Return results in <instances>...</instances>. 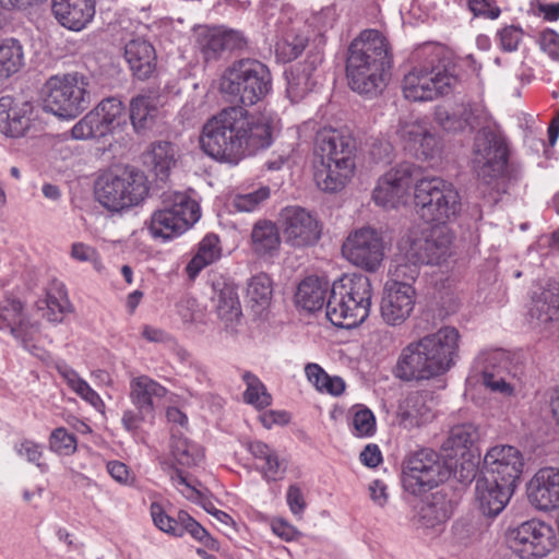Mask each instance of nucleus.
<instances>
[{
    "instance_id": "nucleus-1",
    "label": "nucleus",
    "mask_w": 559,
    "mask_h": 559,
    "mask_svg": "<svg viewBox=\"0 0 559 559\" xmlns=\"http://www.w3.org/2000/svg\"><path fill=\"white\" fill-rule=\"evenodd\" d=\"M278 126L280 119L273 111L250 115L242 107H229L204 124L201 147L212 158L236 165L269 147Z\"/></svg>"
},
{
    "instance_id": "nucleus-2",
    "label": "nucleus",
    "mask_w": 559,
    "mask_h": 559,
    "mask_svg": "<svg viewBox=\"0 0 559 559\" xmlns=\"http://www.w3.org/2000/svg\"><path fill=\"white\" fill-rule=\"evenodd\" d=\"M460 333L453 326H443L407 344L401 352L395 376L405 381L429 380L448 372L455 364Z\"/></svg>"
},
{
    "instance_id": "nucleus-3",
    "label": "nucleus",
    "mask_w": 559,
    "mask_h": 559,
    "mask_svg": "<svg viewBox=\"0 0 559 559\" xmlns=\"http://www.w3.org/2000/svg\"><path fill=\"white\" fill-rule=\"evenodd\" d=\"M392 56L386 38L376 29L364 31L348 49L346 76L359 94L377 96L386 85Z\"/></svg>"
},
{
    "instance_id": "nucleus-4",
    "label": "nucleus",
    "mask_w": 559,
    "mask_h": 559,
    "mask_svg": "<svg viewBox=\"0 0 559 559\" xmlns=\"http://www.w3.org/2000/svg\"><path fill=\"white\" fill-rule=\"evenodd\" d=\"M354 138L343 131L325 128L316 136L313 176L318 188L325 192L341 191L355 171Z\"/></svg>"
},
{
    "instance_id": "nucleus-5",
    "label": "nucleus",
    "mask_w": 559,
    "mask_h": 559,
    "mask_svg": "<svg viewBox=\"0 0 559 559\" xmlns=\"http://www.w3.org/2000/svg\"><path fill=\"white\" fill-rule=\"evenodd\" d=\"M457 84L459 78L443 49L436 47L423 63L404 75L402 92L408 100L428 102L451 93Z\"/></svg>"
},
{
    "instance_id": "nucleus-6",
    "label": "nucleus",
    "mask_w": 559,
    "mask_h": 559,
    "mask_svg": "<svg viewBox=\"0 0 559 559\" xmlns=\"http://www.w3.org/2000/svg\"><path fill=\"white\" fill-rule=\"evenodd\" d=\"M371 297V282L365 275L334 282L326 302V317L335 326L355 328L369 316Z\"/></svg>"
},
{
    "instance_id": "nucleus-7",
    "label": "nucleus",
    "mask_w": 559,
    "mask_h": 559,
    "mask_svg": "<svg viewBox=\"0 0 559 559\" xmlns=\"http://www.w3.org/2000/svg\"><path fill=\"white\" fill-rule=\"evenodd\" d=\"M148 194L145 175L134 168L108 171L95 183V198L108 211L119 212L138 205Z\"/></svg>"
},
{
    "instance_id": "nucleus-8",
    "label": "nucleus",
    "mask_w": 559,
    "mask_h": 559,
    "mask_svg": "<svg viewBox=\"0 0 559 559\" xmlns=\"http://www.w3.org/2000/svg\"><path fill=\"white\" fill-rule=\"evenodd\" d=\"M414 202L419 216L428 223L445 225L461 212V197L456 188L439 177L416 181Z\"/></svg>"
},
{
    "instance_id": "nucleus-9",
    "label": "nucleus",
    "mask_w": 559,
    "mask_h": 559,
    "mask_svg": "<svg viewBox=\"0 0 559 559\" xmlns=\"http://www.w3.org/2000/svg\"><path fill=\"white\" fill-rule=\"evenodd\" d=\"M221 90L243 106L263 99L271 90V74L265 64L255 59H241L226 69Z\"/></svg>"
},
{
    "instance_id": "nucleus-10",
    "label": "nucleus",
    "mask_w": 559,
    "mask_h": 559,
    "mask_svg": "<svg viewBox=\"0 0 559 559\" xmlns=\"http://www.w3.org/2000/svg\"><path fill=\"white\" fill-rule=\"evenodd\" d=\"M86 87L85 78L79 73L51 76L44 85L43 107L61 119H74L90 104Z\"/></svg>"
},
{
    "instance_id": "nucleus-11",
    "label": "nucleus",
    "mask_w": 559,
    "mask_h": 559,
    "mask_svg": "<svg viewBox=\"0 0 559 559\" xmlns=\"http://www.w3.org/2000/svg\"><path fill=\"white\" fill-rule=\"evenodd\" d=\"M449 476V469L439 454L423 449L409 455L402 473L403 488L415 496L437 487Z\"/></svg>"
},
{
    "instance_id": "nucleus-12",
    "label": "nucleus",
    "mask_w": 559,
    "mask_h": 559,
    "mask_svg": "<svg viewBox=\"0 0 559 559\" xmlns=\"http://www.w3.org/2000/svg\"><path fill=\"white\" fill-rule=\"evenodd\" d=\"M509 547L523 559L544 558L558 544L555 528L547 522L530 520L507 531Z\"/></svg>"
},
{
    "instance_id": "nucleus-13",
    "label": "nucleus",
    "mask_w": 559,
    "mask_h": 559,
    "mask_svg": "<svg viewBox=\"0 0 559 559\" xmlns=\"http://www.w3.org/2000/svg\"><path fill=\"white\" fill-rule=\"evenodd\" d=\"M508 148L504 139L489 129H480L473 145V167L479 180L490 185L507 166Z\"/></svg>"
},
{
    "instance_id": "nucleus-14",
    "label": "nucleus",
    "mask_w": 559,
    "mask_h": 559,
    "mask_svg": "<svg viewBox=\"0 0 559 559\" xmlns=\"http://www.w3.org/2000/svg\"><path fill=\"white\" fill-rule=\"evenodd\" d=\"M386 245L382 235L371 227L352 231L342 246L343 257L353 265L377 272L385 257Z\"/></svg>"
},
{
    "instance_id": "nucleus-15",
    "label": "nucleus",
    "mask_w": 559,
    "mask_h": 559,
    "mask_svg": "<svg viewBox=\"0 0 559 559\" xmlns=\"http://www.w3.org/2000/svg\"><path fill=\"white\" fill-rule=\"evenodd\" d=\"M418 169L409 163H402L383 174L373 189V201L385 209H396L409 200V192L415 186Z\"/></svg>"
},
{
    "instance_id": "nucleus-16",
    "label": "nucleus",
    "mask_w": 559,
    "mask_h": 559,
    "mask_svg": "<svg viewBox=\"0 0 559 559\" xmlns=\"http://www.w3.org/2000/svg\"><path fill=\"white\" fill-rule=\"evenodd\" d=\"M124 121V106L121 100L108 97L86 114L72 130L75 140L104 136Z\"/></svg>"
},
{
    "instance_id": "nucleus-17",
    "label": "nucleus",
    "mask_w": 559,
    "mask_h": 559,
    "mask_svg": "<svg viewBox=\"0 0 559 559\" xmlns=\"http://www.w3.org/2000/svg\"><path fill=\"white\" fill-rule=\"evenodd\" d=\"M278 224L285 243L293 248L310 247L321 236V226L317 217L297 205L282 209Z\"/></svg>"
},
{
    "instance_id": "nucleus-18",
    "label": "nucleus",
    "mask_w": 559,
    "mask_h": 559,
    "mask_svg": "<svg viewBox=\"0 0 559 559\" xmlns=\"http://www.w3.org/2000/svg\"><path fill=\"white\" fill-rule=\"evenodd\" d=\"M510 365L509 354L501 348L481 350L474 362L475 369L483 376L484 384L504 396L513 395L516 390Z\"/></svg>"
},
{
    "instance_id": "nucleus-19",
    "label": "nucleus",
    "mask_w": 559,
    "mask_h": 559,
    "mask_svg": "<svg viewBox=\"0 0 559 559\" xmlns=\"http://www.w3.org/2000/svg\"><path fill=\"white\" fill-rule=\"evenodd\" d=\"M523 454L513 445H493L487 450L484 456V476L515 488L523 473Z\"/></svg>"
},
{
    "instance_id": "nucleus-20",
    "label": "nucleus",
    "mask_w": 559,
    "mask_h": 559,
    "mask_svg": "<svg viewBox=\"0 0 559 559\" xmlns=\"http://www.w3.org/2000/svg\"><path fill=\"white\" fill-rule=\"evenodd\" d=\"M396 134L404 145L416 157L432 159L441 152L439 138L432 132L425 119H404L399 122Z\"/></svg>"
},
{
    "instance_id": "nucleus-21",
    "label": "nucleus",
    "mask_w": 559,
    "mask_h": 559,
    "mask_svg": "<svg viewBox=\"0 0 559 559\" xmlns=\"http://www.w3.org/2000/svg\"><path fill=\"white\" fill-rule=\"evenodd\" d=\"M452 234L445 225H436L412 240L408 254L419 263L440 264L451 254Z\"/></svg>"
},
{
    "instance_id": "nucleus-22",
    "label": "nucleus",
    "mask_w": 559,
    "mask_h": 559,
    "mask_svg": "<svg viewBox=\"0 0 559 559\" xmlns=\"http://www.w3.org/2000/svg\"><path fill=\"white\" fill-rule=\"evenodd\" d=\"M526 496L537 511L551 512L559 509V467L539 468L526 485Z\"/></svg>"
},
{
    "instance_id": "nucleus-23",
    "label": "nucleus",
    "mask_w": 559,
    "mask_h": 559,
    "mask_svg": "<svg viewBox=\"0 0 559 559\" xmlns=\"http://www.w3.org/2000/svg\"><path fill=\"white\" fill-rule=\"evenodd\" d=\"M415 305V288L384 284L380 314L388 325L397 326L403 324L413 313Z\"/></svg>"
},
{
    "instance_id": "nucleus-24",
    "label": "nucleus",
    "mask_w": 559,
    "mask_h": 559,
    "mask_svg": "<svg viewBox=\"0 0 559 559\" xmlns=\"http://www.w3.org/2000/svg\"><path fill=\"white\" fill-rule=\"evenodd\" d=\"M514 490L515 487L489 477L478 478L475 496L479 510L486 516H497L506 508Z\"/></svg>"
},
{
    "instance_id": "nucleus-25",
    "label": "nucleus",
    "mask_w": 559,
    "mask_h": 559,
    "mask_svg": "<svg viewBox=\"0 0 559 559\" xmlns=\"http://www.w3.org/2000/svg\"><path fill=\"white\" fill-rule=\"evenodd\" d=\"M198 48L206 60L215 59L224 50L241 48L245 38L239 32L217 27H200L197 32Z\"/></svg>"
},
{
    "instance_id": "nucleus-26",
    "label": "nucleus",
    "mask_w": 559,
    "mask_h": 559,
    "mask_svg": "<svg viewBox=\"0 0 559 559\" xmlns=\"http://www.w3.org/2000/svg\"><path fill=\"white\" fill-rule=\"evenodd\" d=\"M33 105L14 103L10 96L0 98V131L11 138L24 136L31 127Z\"/></svg>"
},
{
    "instance_id": "nucleus-27",
    "label": "nucleus",
    "mask_w": 559,
    "mask_h": 559,
    "mask_svg": "<svg viewBox=\"0 0 559 559\" xmlns=\"http://www.w3.org/2000/svg\"><path fill=\"white\" fill-rule=\"evenodd\" d=\"M51 11L63 27L78 32L93 20L95 3L92 0H52Z\"/></svg>"
},
{
    "instance_id": "nucleus-28",
    "label": "nucleus",
    "mask_w": 559,
    "mask_h": 559,
    "mask_svg": "<svg viewBox=\"0 0 559 559\" xmlns=\"http://www.w3.org/2000/svg\"><path fill=\"white\" fill-rule=\"evenodd\" d=\"M396 417L399 424L408 430L419 428L430 423L435 414L428 393L413 392L408 394L401 401Z\"/></svg>"
},
{
    "instance_id": "nucleus-29",
    "label": "nucleus",
    "mask_w": 559,
    "mask_h": 559,
    "mask_svg": "<svg viewBox=\"0 0 559 559\" xmlns=\"http://www.w3.org/2000/svg\"><path fill=\"white\" fill-rule=\"evenodd\" d=\"M167 393L165 386L148 376L141 374L130 380V401L136 409H142L144 413L154 415L155 408Z\"/></svg>"
},
{
    "instance_id": "nucleus-30",
    "label": "nucleus",
    "mask_w": 559,
    "mask_h": 559,
    "mask_svg": "<svg viewBox=\"0 0 559 559\" xmlns=\"http://www.w3.org/2000/svg\"><path fill=\"white\" fill-rule=\"evenodd\" d=\"M213 288L217 314L227 330H234L241 317L237 287L234 283L217 281L213 284Z\"/></svg>"
},
{
    "instance_id": "nucleus-31",
    "label": "nucleus",
    "mask_w": 559,
    "mask_h": 559,
    "mask_svg": "<svg viewBox=\"0 0 559 559\" xmlns=\"http://www.w3.org/2000/svg\"><path fill=\"white\" fill-rule=\"evenodd\" d=\"M124 57L138 79L146 80L155 72L156 52L147 40L143 38L130 40L126 45Z\"/></svg>"
},
{
    "instance_id": "nucleus-32",
    "label": "nucleus",
    "mask_w": 559,
    "mask_h": 559,
    "mask_svg": "<svg viewBox=\"0 0 559 559\" xmlns=\"http://www.w3.org/2000/svg\"><path fill=\"white\" fill-rule=\"evenodd\" d=\"M248 451L261 462L258 469L265 480L276 481L284 478L287 461L274 449L262 441H252L248 443Z\"/></svg>"
},
{
    "instance_id": "nucleus-33",
    "label": "nucleus",
    "mask_w": 559,
    "mask_h": 559,
    "mask_svg": "<svg viewBox=\"0 0 559 559\" xmlns=\"http://www.w3.org/2000/svg\"><path fill=\"white\" fill-rule=\"evenodd\" d=\"M281 247V235L275 223L258 221L251 231V248L259 257H273Z\"/></svg>"
},
{
    "instance_id": "nucleus-34",
    "label": "nucleus",
    "mask_w": 559,
    "mask_h": 559,
    "mask_svg": "<svg viewBox=\"0 0 559 559\" xmlns=\"http://www.w3.org/2000/svg\"><path fill=\"white\" fill-rule=\"evenodd\" d=\"M435 121L448 132H460L467 128H474L476 111L469 105H460L453 109L438 106L435 110Z\"/></svg>"
},
{
    "instance_id": "nucleus-35",
    "label": "nucleus",
    "mask_w": 559,
    "mask_h": 559,
    "mask_svg": "<svg viewBox=\"0 0 559 559\" xmlns=\"http://www.w3.org/2000/svg\"><path fill=\"white\" fill-rule=\"evenodd\" d=\"M452 506L445 495L435 492L424 501L417 512V522L425 528L441 526L451 515Z\"/></svg>"
},
{
    "instance_id": "nucleus-36",
    "label": "nucleus",
    "mask_w": 559,
    "mask_h": 559,
    "mask_svg": "<svg viewBox=\"0 0 559 559\" xmlns=\"http://www.w3.org/2000/svg\"><path fill=\"white\" fill-rule=\"evenodd\" d=\"M144 164L157 178L165 180L176 165V150L170 142L157 141L144 154Z\"/></svg>"
},
{
    "instance_id": "nucleus-37",
    "label": "nucleus",
    "mask_w": 559,
    "mask_h": 559,
    "mask_svg": "<svg viewBox=\"0 0 559 559\" xmlns=\"http://www.w3.org/2000/svg\"><path fill=\"white\" fill-rule=\"evenodd\" d=\"M162 204L180 219H185L188 229L197 223L201 216L199 203L188 193L168 191L163 193Z\"/></svg>"
},
{
    "instance_id": "nucleus-38",
    "label": "nucleus",
    "mask_w": 559,
    "mask_h": 559,
    "mask_svg": "<svg viewBox=\"0 0 559 559\" xmlns=\"http://www.w3.org/2000/svg\"><path fill=\"white\" fill-rule=\"evenodd\" d=\"M23 325L24 316L21 301L11 297L0 300V330H8L25 349H29L27 338L22 335Z\"/></svg>"
},
{
    "instance_id": "nucleus-39",
    "label": "nucleus",
    "mask_w": 559,
    "mask_h": 559,
    "mask_svg": "<svg viewBox=\"0 0 559 559\" xmlns=\"http://www.w3.org/2000/svg\"><path fill=\"white\" fill-rule=\"evenodd\" d=\"M480 440L479 428L471 423L453 426L447 440L443 442V450L451 451L450 455H462L472 450Z\"/></svg>"
},
{
    "instance_id": "nucleus-40",
    "label": "nucleus",
    "mask_w": 559,
    "mask_h": 559,
    "mask_svg": "<svg viewBox=\"0 0 559 559\" xmlns=\"http://www.w3.org/2000/svg\"><path fill=\"white\" fill-rule=\"evenodd\" d=\"M185 222L162 204V207L152 214L147 228L153 238L166 240L186 231Z\"/></svg>"
},
{
    "instance_id": "nucleus-41",
    "label": "nucleus",
    "mask_w": 559,
    "mask_h": 559,
    "mask_svg": "<svg viewBox=\"0 0 559 559\" xmlns=\"http://www.w3.org/2000/svg\"><path fill=\"white\" fill-rule=\"evenodd\" d=\"M532 324L536 328L559 319V293L551 289H544L533 298L530 309Z\"/></svg>"
},
{
    "instance_id": "nucleus-42",
    "label": "nucleus",
    "mask_w": 559,
    "mask_h": 559,
    "mask_svg": "<svg viewBox=\"0 0 559 559\" xmlns=\"http://www.w3.org/2000/svg\"><path fill=\"white\" fill-rule=\"evenodd\" d=\"M159 100L155 94H140L130 102V119L136 131L146 129L157 117Z\"/></svg>"
},
{
    "instance_id": "nucleus-43",
    "label": "nucleus",
    "mask_w": 559,
    "mask_h": 559,
    "mask_svg": "<svg viewBox=\"0 0 559 559\" xmlns=\"http://www.w3.org/2000/svg\"><path fill=\"white\" fill-rule=\"evenodd\" d=\"M222 255L219 239L214 234L206 235L199 243L198 251L188 263L186 271L190 278H194L201 270L217 261Z\"/></svg>"
},
{
    "instance_id": "nucleus-44",
    "label": "nucleus",
    "mask_w": 559,
    "mask_h": 559,
    "mask_svg": "<svg viewBox=\"0 0 559 559\" xmlns=\"http://www.w3.org/2000/svg\"><path fill=\"white\" fill-rule=\"evenodd\" d=\"M56 369L58 373L67 382L68 386L78 394L82 400L93 406L95 409L104 407V402L98 393L79 376V373L64 362H57Z\"/></svg>"
},
{
    "instance_id": "nucleus-45",
    "label": "nucleus",
    "mask_w": 559,
    "mask_h": 559,
    "mask_svg": "<svg viewBox=\"0 0 559 559\" xmlns=\"http://www.w3.org/2000/svg\"><path fill=\"white\" fill-rule=\"evenodd\" d=\"M272 296L273 285L269 275L260 273L250 278L247 286V298L257 314H261L269 308Z\"/></svg>"
},
{
    "instance_id": "nucleus-46",
    "label": "nucleus",
    "mask_w": 559,
    "mask_h": 559,
    "mask_svg": "<svg viewBox=\"0 0 559 559\" xmlns=\"http://www.w3.org/2000/svg\"><path fill=\"white\" fill-rule=\"evenodd\" d=\"M328 283L317 277H308L302 281L296 293V302L308 311L321 309L324 305Z\"/></svg>"
},
{
    "instance_id": "nucleus-47",
    "label": "nucleus",
    "mask_w": 559,
    "mask_h": 559,
    "mask_svg": "<svg viewBox=\"0 0 559 559\" xmlns=\"http://www.w3.org/2000/svg\"><path fill=\"white\" fill-rule=\"evenodd\" d=\"M25 64L24 49L20 40L7 38L0 44V80L19 72Z\"/></svg>"
},
{
    "instance_id": "nucleus-48",
    "label": "nucleus",
    "mask_w": 559,
    "mask_h": 559,
    "mask_svg": "<svg viewBox=\"0 0 559 559\" xmlns=\"http://www.w3.org/2000/svg\"><path fill=\"white\" fill-rule=\"evenodd\" d=\"M171 455L174 461L187 468L199 466L204 460L203 448L183 437L174 436L171 441Z\"/></svg>"
},
{
    "instance_id": "nucleus-49",
    "label": "nucleus",
    "mask_w": 559,
    "mask_h": 559,
    "mask_svg": "<svg viewBox=\"0 0 559 559\" xmlns=\"http://www.w3.org/2000/svg\"><path fill=\"white\" fill-rule=\"evenodd\" d=\"M350 431L358 438H369L376 433L377 424L373 413L365 405L357 404L349 409Z\"/></svg>"
},
{
    "instance_id": "nucleus-50",
    "label": "nucleus",
    "mask_w": 559,
    "mask_h": 559,
    "mask_svg": "<svg viewBox=\"0 0 559 559\" xmlns=\"http://www.w3.org/2000/svg\"><path fill=\"white\" fill-rule=\"evenodd\" d=\"M242 380L247 385L243 393L246 403L253 405L255 408H264L271 405L272 397L257 376L247 371L242 374Z\"/></svg>"
},
{
    "instance_id": "nucleus-51",
    "label": "nucleus",
    "mask_w": 559,
    "mask_h": 559,
    "mask_svg": "<svg viewBox=\"0 0 559 559\" xmlns=\"http://www.w3.org/2000/svg\"><path fill=\"white\" fill-rule=\"evenodd\" d=\"M44 302L46 305V311L43 316L50 322H60L63 313L69 307L64 286L62 284H58L53 289L48 290Z\"/></svg>"
},
{
    "instance_id": "nucleus-52",
    "label": "nucleus",
    "mask_w": 559,
    "mask_h": 559,
    "mask_svg": "<svg viewBox=\"0 0 559 559\" xmlns=\"http://www.w3.org/2000/svg\"><path fill=\"white\" fill-rule=\"evenodd\" d=\"M313 83L306 69L296 68L287 74V95L293 103L302 99L306 94L312 90Z\"/></svg>"
},
{
    "instance_id": "nucleus-53",
    "label": "nucleus",
    "mask_w": 559,
    "mask_h": 559,
    "mask_svg": "<svg viewBox=\"0 0 559 559\" xmlns=\"http://www.w3.org/2000/svg\"><path fill=\"white\" fill-rule=\"evenodd\" d=\"M307 41L308 38L304 35L287 34L276 43V57L283 62H289L304 51Z\"/></svg>"
},
{
    "instance_id": "nucleus-54",
    "label": "nucleus",
    "mask_w": 559,
    "mask_h": 559,
    "mask_svg": "<svg viewBox=\"0 0 559 559\" xmlns=\"http://www.w3.org/2000/svg\"><path fill=\"white\" fill-rule=\"evenodd\" d=\"M418 262H396L390 270V278L385 284H395V286H408L415 288L414 283L419 275Z\"/></svg>"
},
{
    "instance_id": "nucleus-55",
    "label": "nucleus",
    "mask_w": 559,
    "mask_h": 559,
    "mask_svg": "<svg viewBox=\"0 0 559 559\" xmlns=\"http://www.w3.org/2000/svg\"><path fill=\"white\" fill-rule=\"evenodd\" d=\"M270 188L262 186L254 191L236 194L233 205L238 212H253L270 198Z\"/></svg>"
},
{
    "instance_id": "nucleus-56",
    "label": "nucleus",
    "mask_w": 559,
    "mask_h": 559,
    "mask_svg": "<svg viewBox=\"0 0 559 559\" xmlns=\"http://www.w3.org/2000/svg\"><path fill=\"white\" fill-rule=\"evenodd\" d=\"M168 475L173 486L188 500L201 502L202 493L188 477L177 467L170 466Z\"/></svg>"
},
{
    "instance_id": "nucleus-57",
    "label": "nucleus",
    "mask_w": 559,
    "mask_h": 559,
    "mask_svg": "<svg viewBox=\"0 0 559 559\" xmlns=\"http://www.w3.org/2000/svg\"><path fill=\"white\" fill-rule=\"evenodd\" d=\"M14 451L20 457L36 465L41 472L47 471V464L41 462L44 452L39 443L31 439H23L14 444Z\"/></svg>"
},
{
    "instance_id": "nucleus-58",
    "label": "nucleus",
    "mask_w": 559,
    "mask_h": 559,
    "mask_svg": "<svg viewBox=\"0 0 559 559\" xmlns=\"http://www.w3.org/2000/svg\"><path fill=\"white\" fill-rule=\"evenodd\" d=\"M49 447L60 455H70L76 451V438L66 428H57L50 435Z\"/></svg>"
},
{
    "instance_id": "nucleus-59",
    "label": "nucleus",
    "mask_w": 559,
    "mask_h": 559,
    "mask_svg": "<svg viewBox=\"0 0 559 559\" xmlns=\"http://www.w3.org/2000/svg\"><path fill=\"white\" fill-rule=\"evenodd\" d=\"M150 513L158 530L174 536H180L181 528L176 524V519L167 515L160 503L153 502L150 507Z\"/></svg>"
},
{
    "instance_id": "nucleus-60",
    "label": "nucleus",
    "mask_w": 559,
    "mask_h": 559,
    "mask_svg": "<svg viewBox=\"0 0 559 559\" xmlns=\"http://www.w3.org/2000/svg\"><path fill=\"white\" fill-rule=\"evenodd\" d=\"M523 29L519 25H506L497 32V39L502 50L512 52L523 39Z\"/></svg>"
},
{
    "instance_id": "nucleus-61",
    "label": "nucleus",
    "mask_w": 559,
    "mask_h": 559,
    "mask_svg": "<svg viewBox=\"0 0 559 559\" xmlns=\"http://www.w3.org/2000/svg\"><path fill=\"white\" fill-rule=\"evenodd\" d=\"M70 257L79 262L92 263L97 271L103 267L97 250L84 242L72 243Z\"/></svg>"
},
{
    "instance_id": "nucleus-62",
    "label": "nucleus",
    "mask_w": 559,
    "mask_h": 559,
    "mask_svg": "<svg viewBox=\"0 0 559 559\" xmlns=\"http://www.w3.org/2000/svg\"><path fill=\"white\" fill-rule=\"evenodd\" d=\"M153 418V414L144 413L142 409H127L123 412L121 423L127 431L134 433L139 430L142 423Z\"/></svg>"
},
{
    "instance_id": "nucleus-63",
    "label": "nucleus",
    "mask_w": 559,
    "mask_h": 559,
    "mask_svg": "<svg viewBox=\"0 0 559 559\" xmlns=\"http://www.w3.org/2000/svg\"><path fill=\"white\" fill-rule=\"evenodd\" d=\"M467 4L475 15H481L490 20H496L501 12L495 0H467Z\"/></svg>"
},
{
    "instance_id": "nucleus-64",
    "label": "nucleus",
    "mask_w": 559,
    "mask_h": 559,
    "mask_svg": "<svg viewBox=\"0 0 559 559\" xmlns=\"http://www.w3.org/2000/svg\"><path fill=\"white\" fill-rule=\"evenodd\" d=\"M540 49L551 59L559 60V35L554 31H545L539 37Z\"/></svg>"
}]
</instances>
